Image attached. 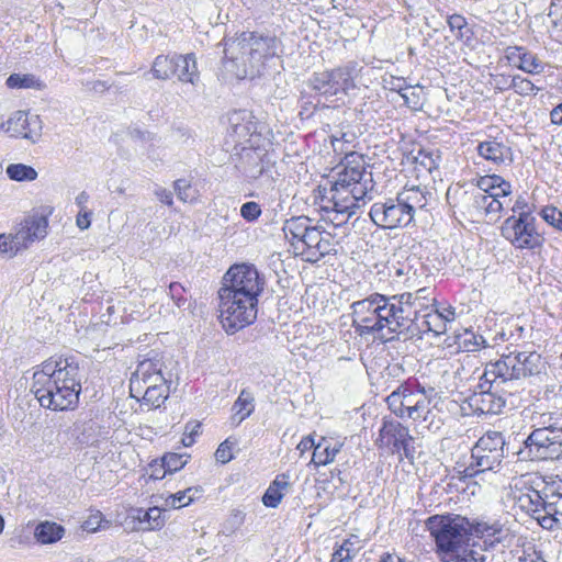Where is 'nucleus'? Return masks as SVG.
Here are the masks:
<instances>
[{"instance_id": "nucleus-1", "label": "nucleus", "mask_w": 562, "mask_h": 562, "mask_svg": "<svg viewBox=\"0 0 562 562\" xmlns=\"http://www.w3.org/2000/svg\"><path fill=\"white\" fill-rule=\"evenodd\" d=\"M79 373V364L72 358H50L34 371L31 391L44 408L75 409L81 392Z\"/></svg>"}, {"instance_id": "nucleus-2", "label": "nucleus", "mask_w": 562, "mask_h": 562, "mask_svg": "<svg viewBox=\"0 0 562 562\" xmlns=\"http://www.w3.org/2000/svg\"><path fill=\"white\" fill-rule=\"evenodd\" d=\"M229 126L225 136L227 151L239 155L244 162V172L249 179L267 176L273 179L276 160L269 153L271 144L257 131V124L251 115L245 111L234 112L229 119Z\"/></svg>"}, {"instance_id": "nucleus-3", "label": "nucleus", "mask_w": 562, "mask_h": 562, "mask_svg": "<svg viewBox=\"0 0 562 562\" xmlns=\"http://www.w3.org/2000/svg\"><path fill=\"white\" fill-rule=\"evenodd\" d=\"M279 46L276 35L243 32L225 42L224 69L236 79L260 77L277 56Z\"/></svg>"}, {"instance_id": "nucleus-4", "label": "nucleus", "mask_w": 562, "mask_h": 562, "mask_svg": "<svg viewBox=\"0 0 562 562\" xmlns=\"http://www.w3.org/2000/svg\"><path fill=\"white\" fill-rule=\"evenodd\" d=\"M389 409L400 419L431 432L445 424L440 398L434 387H425L415 379L401 382L385 398Z\"/></svg>"}, {"instance_id": "nucleus-5", "label": "nucleus", "mask_w": 562, "mask_h": 562, "mask_svg": "<svg viewBox=\"0 0 562 562\" xmlns=\"http://www.w3.org/2000/svg\"><path fill=\"white\" fill-rule=\"evenodd\" d=\"M352 327L360 336L382 334L403 335L406 325L394 295L373 293L350 305Z\"/></svg>"}, {"instance_id": "nucleus-6", "label": "nucleus", "mask_w": 562, "mask_h": 562, "mask_svg": "<svg viewBox=\"0 0 562 562\" xmlns=\"http://www.w3.org/2000/svg\"><path fill=\"white\" fill-rule=\"evenodd\" d=\"M371 182V175L366 172L362 158L348 155L329 189L324 188L321 202L331 203L333 207H341L342 211L356 210L360 202L364 203Z\"/></svg>"}, {"instance_id": "nucleus-7", "label": "nucleus", "mask_w": 562, "mask_h": 562, "mask_svg": "<svg viewBox=\"0 0 562 562\" xmlns=\"http://www.w3.org/2000/svg\"><path fill=\"white\" fill-rule=\"evenodd\" d=\"M431 193L426 187L405 186L395 198L372 204L369 215L372 222L384 229L408 226L416 211L423 210Z\"/></svg>"}, {"instance_id": "nucleus-8", "label": "nucleus", "mask_w": 562, "mask_h": 562, "mask_svg": "<svg viewBox=\"0 0 562 562\" xmlns=\"http://www.w3.org/2000/svg\"><path fill=\"white\" fill-rule=\"evenodd\" d=\"M282 229L293 254L307 262H317L335 251L331 234L314 224L310 217H291L284 222Z\"/></svg>"}, {"instance_id": "nucleus-9", "label": "nucleus", "mask_w": 562, "mask_h": 562, "mask_svg": "<svg viewBox=\"0 0 562 562\" xmlns=\"http://www.w3.org/2000/svg\"><path fill=\"white\" fill-rule=\"evenodd\" d=\"M505 439L499 431H487L471 449V460L463 470V477L491 475L499 471L504 459Z\"/></svg>"}, {"instance_id": "nucleus-10", "label": "nucleus", "mask_w": 562, "mask_h": 562, "mask_svg": "<svg viewBox=\"0 0 562 562\" xmlns=\"http://www.w3.org/2000/svg\"><path fill=\"white\" fill-rule=\"evenodd\" d=\"M426 524L438 549L445 553L459 552L471 536V521L460 515H435Z\"/></svg>"}, {"instance_id": "nucleus-11", "label": "nucleus", "mask_w": 562, "mask_h": 562, "mask_svg": "<svg viewBox=\"0 0 562 562\" xmlns=\"http://www.w3.org/2000/svg\"><path fill=\"white\" fill-rule=\"evenodd\" d=\"M220 321L227 334H234L251 325L258 313V299L218 290Z\"/></svg>"}, {"instance_id": "nucleus-12", "label": "nucleus", "mask_w": 562, "mask_h": 562, "mask_svg": "<svg viewBox=\"0 0 562 562\" xmlns=\"http://www.w3.org/2000/svg\"><path fill=\"white\" fill-rule=\"evenodd\" d=\"M360 69L356 64H348L331 70L314 72L308 79V87L326 101L333 97L338 100L357 88L356 79Z\"/></svg>"}, {"instance_id": "nucleus-13", "label": "nucleus", "mask_w": 562, "mask_h": 562, "mask_svg": "<svg viewBox=\"0 0 562 562\" xmlns=\"http://www.w3.org/2000/svg\"><path fill=\"white\" fill-rule=\"evenodd\" d=\"M535 221L533 215H512L502 225V236L516 249L537 250L542 247L544 238L536 229Z\"/></svg>"}, {"instance_id": "nucleus-14", "label": "nucleus", "mask_w": 562, "mask_h": 562, "mask_svg": "<svg viewBox=\"0 0 562 562\" xmlns=\"http://www.w3.org/2000/svg\"><path fill=\"white\" fill-rule=\"evenodd\" d=\"M265 280L251 265H235L223 277L220 290L241 295L245 299H258L263 291Z\"/></svg>"}, {"instance_id": "nucleus-15", "label": "nucleus", "mask_w": 562, "mask_h": 562, "mask_svg": "<svg viewBox=\"0 0 562 562\" xmlns=\"http://www.w3.org/2000/svg\"><path fill=\"white\" fill-rule=\"evenodd\" d=\"M456 310L452 306L439 310L436 305L431 306L425 312H422L417 317L412 318L409 327L404 329L403 336L405 339L422 338L424 334L432 333L435 336L446 334L448 324L454 322Z\"/></svg>"}, {"instance_id": "nucleus-16", "label": "nucleus", "mask_w": 562, "mask_h": 562, "mask_svg": "<svg viewBox=\"0 0 562 562\" xmlns=\"http://www.w3.org/2000/svg\"><path fill=\"white\" fill-rule=\"evenodd\" d=\"M413 436L407 426L398 420L384 419L379 430L376 443L380 448L390 450L393 454H398L400 459H411L414 457Z\"/></svg>"}, {"instance_id": "nucleus-17", "label": "nucleus", "mask_w": 562, "mask_h": 562, "mask_svg": "<svg viewBox=\"0 0 562 562\" xmlns=\"http://www.w3.org/2000/svg\"><path fill=\"white\" fill-rule=\"evenodd\" d=\"M512 380L538 375L546 370V362L536 351H512L503 355Z\"/></svg>"}, {"instance_id": "nucleus-18", "label": "nucleus", "mask_w": 562, "mask_h": 562, "mask_svg": "<svg viewBox=\"0 0 562 562\" xmlns=\"http://www.w3.org/2000/svg\"><path fill=\"white\" fill-rule=\"evenodd\" d=\"M448 199L452 200V205L462 215L471 221H479L484 215V203L486 202L485 192L472 188L464 190L462 188L448 190Z\"/></svg>"}, {"instance_id": "nucleus-19", "label": "nucleus", "mask_w": 562, "mask_h": 562, "mask_svg": "<svg viewBox=\"0 0 562 562\" xmlns=\"http://www.w3.org/2000/svg\"><path fill=\"white\" fill-rule=\"evenodd\" d=\"M400 314L403 316L406 328L412 324V318L417 317L422 312L427 311L435 305L436 300L431 296L428 288L419 289L415 292H405L394 295Z\"/></svg>"}, {"instance_id": "nucleus-20", "label": "nucleus", "mask_w": 562, "mask_h": 562, "mask_svg": "<svg viewBox=\"0 0 562 562\" xmlns=\"http://www.w3.org/2000/svg\"><path fill=\"white\" fill-rule=\"evenodd\" d=\"M477 155L496 167L510 166L514 153L509 139L505 135L490 136L476 146Z\"/></svg>"}, {"instance_id": "nucleus-21", "label": "nucleus", "mask_w": 562, "mask_h": 562, "mask_svg": "<svg viewBox=\"0 0 562 562\" xmlns=\"http://www.w3.org/2000/svg\"><path fill=\"white\" fill-rule=\"evenodd\" d=\"M2 128L12 137H22L35 143L42 133V121L38 115L16 111L2 124Z\"/></svg>"}, {"instance_id": "nucleus-22", "label": "nucleus", "mask_w": 562, "mask_h": 562, "mask_svg": "<svg viewBox=\"0 0 562 562\" xmlns=\"http://www.w3.org/2000/svg\"><path fill=\"white\" fill-rule=\"evenodd\" d=\"M48 218L46 214L33 212L20 222L14 232L16 239L21 241L24 249H27L35 241L47 236Z\"/></svg>"}, {"instance_id": "nucleus-23", "label": "nucleus", "mask_w": 562, "mask_h": 562, "mask_svg": "<svg viewBox=\"0 0 562 562\" xmlns=\"http://www.w3.org/2000/svg\"><path fill=\"white\" fill-rule=\"evenodd\" d=\"M467 400L470 412L475 415L499 414L505 406V400L495 391L479 387Z\"/></svg>"}, {"instance_id": "nucleus-24", "label": "nucleus", "mask_w": 562, "mask_h": 562, "mask_svg": "<svg viewBox=\"0 0 562 562\" xmlns=\"http://www.w3.org/2000/svg\"><path fill=\"white\" fill-rule=\"evenodd\" d=\"M532 428V432L526 439V447L536 458H551L552 453L558 451L557 447H562V440L553 439L554 435L543 428Z\"/></svg>"}, {"instance_id": "nucleus-25", "label": "nucleus", "mask_w": 562, "mask_h": 562, "mask_svg": "<svg viewBox=\"0 0 562 562\" xmlns=\"http://www.w3.org/2000/svg\"><path fill=\"white\" fill-rule=\"evenodd\" d=\"M506 58L510 65L530 75L540 74L544 69L540 58L522 46H508Z\"/></svg>"}, {"instance_id": "nucleus-26", "label": "nucleus", "mask_w": 562, "mask_h": 562, "mask_svg": "<svg viewBox=\"0 0 562 562\" xmlns=\"http://www.w3.org/2000/svg\"><path fill=\"white\" fill-rule=\"evenodd\" d=\"M130 393L133 398L143 401L144 405L148 406V409L158 408L165 403L169 395V386L158 385L157 387H145L142 389V384L138 380H130Z\"/></svg>"}, {"instance_id": "nucleus-27", "label": "nucleus", "mask_w": 562, "mask_h": 562, "mask_svg": "<svg viewBox=\"0 0 562 562\" xmlns=\"http://www.w3.org/2000/svg\"><path fill=\"white\" fill-rule=\"evenodd\" d=\"M543 516L538 518L539 525L548 530L562 528V493L544 492Z\"/></svg>"}, {"instance_id": "nucleus-28", "label": "nucleus", "mask_w": 562, "mask_h": 562, "mask_svg": "<svg viewBox=\"0 0 562 562\" xmlns=\"http://www.w3.org/2000/svg\"><path fill=\"white\" fill-rule=\"evenodd\" d=\"M130 380H138L142 389L167 384V380L161 373L160 364L149 359L139 362Z\"/></svg>"}, {"instance_id": "nucleus-29", "label": "nucleus", "mask_w": 562, "mask_h": 562, "mask_svg": "<svg viewBox=\"0 0 562 562\" xmlns=\"http://www.w3.org/2000/svg\"><path fill=\"white\" fill-rule=\"evenodd\" d=\"M530 422L532 427L543 428L554 435L553 439L562 440V411H535Z\"/></svg>"}, {"instance_id": "nucleus-30", "label": "nucleus", "mask_w": 562, "mask_h": 562, "mask_svg": "<svg viewBox=\"0 0 562 562\" xmlns=\"http://www.w3.org/2000/svg\"><path fill=\"white\" fill-rule=\"evenodd\" d=\"M175 76L183 83L196 85L200 80L195 55L175 54Z\"/></svg>"}, {"instance_id": "nucleus-31", "label": "nucleus", "mask_w": 562, "mask_h": 562, "mask_svg": "<svg viewBox=\"0 0 562 562\" xmlns=\"http://www.w3.org/2000/svg\"><path fill=\"white\" fill-rule=\"evenodd\" d=\"M480 380L479 387L490 390L493 387L497 389L499 384L510 381L512 379L508 369H506L504 357L502 356L497 361L486 364Z\"/></svg>"}, {"instance_id": "nucleus-32", "label": "nucleus", "mask_w": 562, "mask_h": 562, "mask_svg": "<svg viewBox=\"0 0 562 562\" xmlns=\"http://www.w3.org/2000/svg\"><path fill=\"white\" fill-rule=\"evenodd\" d=\"M290 488V475L282 473L276 476L262 496V503L270 508H277Z\"/></svg>"}, {"instance_id": "nucleus-33", "label": "nucleus", "mask_w": 562, "mask_h": 562, "mask_svg": "<svg viewBox=\"0 0 562 562\" xmlns=\"http://www.w3.org/2000/svg\"><path fill=\"white\" fill-rule=\"evenodd\" d=\"M342 442L331 445L325 437L316 443L311 464L317 467L327 465L334 462L336 456L340 452Z\"/></svg>"}, {"instance_id": "nucleus-34", "label": "nucleus", "mask_w": 562, "mask_h": 562, "mask_svg": "<svg viewBox=\"0 0 562 562\" xmlns=\"http://www.w3.org/2000/svg\"><path fill=\"white\" fill-rule=\"evenodd\" d=\"M504 527L497 521H471V535H474L479 538H485L491 541V544L495 542L499 543L504 537Z\"/></svg>"}, {"instance_id": "nucleus-35", "label": "nucleus", "mask_w": 562, "mask_h": 562, "mask_svg": "<svg viewBox=\"0 0 562 562\" xmlns=\"http://www.w3.org/2000/svg\"><path fill=\"white\" fill-rule=\"evenodd\" d=\"M518 504L521 509L529 513L538 521V518L543 516L544 494L542 495L539 491L530 490L518 496Z\"/></svg>"}, {"instance_id": "nucleus-36", "label": "nucleus", "mask_w": 562, "mask_h": 562, "mask_svg": "<svg viewBox=\"0 0 562 562\" xmlns=\"http://www.w3.org/2000/svg\"><path fill=\"white\" fill-rule=\"evenodd\" d=\"M64 533V527L53 521H42L34 529V537L41 544L55 543Z\"/></svg>"}, {"instance_id": "nucleus-37", "label": "nucleus", "mask_w": 562, "mask_h": 562, "mask_svg": "<svg viewBox=\"0 0 562 562\" xmlns=\"http://www.w3.org/2000/svg\"><path fill=\"white\" fill-rule=\"evenodd\" d=\"M133 518L144 525L142 527L144 530H159L165 525L162 510L158 507H151L146 510L137 508L134 510Z\"/></svg>"}, {"instance_id": "nucleus-38", "label": "nucleus", "mask_w": 562, "mask_h": 562, "mask_svg": "<svg viewBox=\"0 0 562 562\" xmlns=\"http://www.w3.org/2000/svg\"><path fill=\"white\" fill-rule=\"evenodd\" d=\"M76 430L77 440L86 446H95L102 436V427L92 419L77 424Z\"/></svg>"}, {"instance_id": "nucleus-39", "label": "nucleus", "mask_w": 562, "mask_h": 562, "mask_svg": "<svg viewBox=\"0 0 562 562\" xmlns=\"http://www.w3.org/2000/svg\"><path fill=\"white\" fill-rule=\"evenodd\" d=\"M255 411V397L254 394L244 389L239 393L237 400L233 405L234 416L233 419H237V424H240L247 417H249Z\"/></svg>"}, {"instance_id": "nucleus-40", "label": "nucleus", "mask_w": 562, "mask_h": 562, "mask_svg": "<svg viewBox=\"0 0 562 562\" xmlns=\"http://www.w3.org/2000/svg\"><path fill=\"white\" fill-rule=\"evenodd\" d=\"M175 54L158 55L153 63L151 72L156 79L167 80L175 76Z\"/></svg>"}, {"instance_id": "nucleus-41", "label": "nucleus", "mask_w": 562, "mask_h": 562, "mask_svg": "<svg viewBox=\"0 0 562 562\" xmlns=\"http://www.w3.org/2000/svg\"><path fill=\"white\" fill-rule=\"evenodd\" d=\"M476 189H480L487 193L491 192L492 190L501 189V193L495 194L503 196H508L512 193L510 183L505 181L501 176L497 175L481 178Z\"/></svg>"}, {"instance_id": "nucleus-42", "label": "nucleus", "mask_w": 562, "mask_h": 562, "mask_svg": "<svg viewBox=\"0 0 562 562\" xmlns=\"http://www.w3.org/2000/svg\"><path fill=\"white\" fill-rule=\"evenodd\" d=\"M7 176L13 181H33L37 178V171L24 164H10L5 169Z\"/></svg>"}, {"instance_id": "nucleus-43", "label": "nucleus", "mask_w": 562, "mask_h": 562, "mask_svg": "<svg viewBox=\"0 0 562 562\" xmlns=\"http://www.w3.org/2000/svg\"><path fill=\"white\" fill-rule=\"evenodd\" d=\"M7 86L11 89H42V82L34 75L12 74L7 79Z\"/></svg>"}, {"instance_id": "nucleus-44", "label": "nucleus", "mask_w": 562, "mask_h": 562, "mask_svg": "<svg viewBox=\"0 0 562 562\" xmlns=\"http://www.w3.org/2000/svg\"><path fill=\"white\" fill-rule=\"evenodd\" d=\"M202 490L199 486L189 487L184 491H180L176 494L169 495L166 499V505L171 508H181L191 504L196 494L201 493Z\"/></svg>"}, {"instance_id": "nucleus-45", "label": "nucleus", "mask_w": 562, "mask_h": 562, "mask_svg": "<svg viewBox=\"0 0 562 562\" xmlns=\"http://www.w3.org/2000/svg\"><path fill=\"white\" fill-rule=\"evenodd\" d=\"M322 210L326 214V218L334 225L340 226L356 213V210L342 211L341 207H333L331 203L322 202Z\"/></svg>"}, {"instance_id": "nucleus-46", "label": "nucleus", "mask_w": 562, "mask_h": 562, "mask_svg": "<svg viewBox=\"0 0 562 562\" xmlns=\"http://www.w3.org/2000/svg\"><path fill=\"white\" fill-rule=\"evenodd\" d=\"M25 250L21 241L16 239L15 232L0 235V252L8 258H13L20 251Z\"/></svg>"}, {"instance_id": "nucleus-47", "label": "nucleus", "mask_w": 562, "mask_h": 562, "mask_svg": "<svg viewBox=\"0 0 562 562\" xmlns=\"http://www.w3.org/2000/svg\"><path fill=\"white\" fill-rule=\"evenodd\" d=\"M512 89L521 97L536 95L540 88H538L531 80L524 78L519 75L510 78Z\"/></svg>"}, {"instance_id": "nucleus-48", "label": "nucleus", "mask_w": 562, "mask_h": 562, "mask_svg": "<svg viewBox=\"0 0 562 562\" xmlns=\"http://www.w3.org/2000/svg\"><path fill=\"white\" fill-rule=\"evenodd\" d=\"M188 454H180L175 452H169L162 458V476L166 475L167 472H176L182 469L188 462Z\"/></svg>"}, {"instance_id": "nucleus-49", "label": "nucleus", "mask_w": 562, "mask_h": 562, "mask_svg": "<svg viewBox=\"0 0 562 562\" xmlns=\"http://www.w3.org/2000/svg\"><path fill=\"white\" fill-rule=\"evenodd\" d=\"M401 97L404 102L414 110L423 105V89L419 86L408 85Z\"/></svg>"}, {"instance_id": "nucleus-50", "label": "nucleus", "mask_w": 562, "mask_h": 562, "mask_svg": "<svg viewBox=\"0 0 562 562\" xmlns=\"http://www.w3.org/2000/svg\"><path fill=\"white\" fill-rule=\"evenodd\" d=\"M447 23L449 25L450 31L454 33L456 38L461 40L464 37V31H468V23L463 15L452 14L448 18Z\"/></svg>"}, {"instance_id": "nucleus-51", "label": "nucleus", "mask_w": 562, "mask_h": 562, "mask_svg": "<svg viewBox=\"0 0 562 562\" xmlns=\"http://www.w3.org/2000/svg\"><path fill=\"white\" fill-rule=\"evenodd\" d=\"M175 191L178 199L183 202H193L195 200V192L192 190L191 184L184 179L175 181Z\"/></svg>"}, {"instance_id": "nucleus-52", "label": "nucleus", "mask_w": 562, "mask_h": 562, "mask_svg": "<svg viewBox=\"0 0 562 562\" xmlns=\"http://www.w3.org/2000/svg\"><path fill=\"white\" fill-rule=\"evenodd\" d=\"M486 202L484 203V215H498L503 209L504 204L499 200V198H504L503 195L488 194L485 192Z\"/></svg>"}, {"instance_id": "nucleus-53", "label": "nucleus", "mask_w": 562, "mask_h": 562, "mask_svg": "<svg viewBox=\"0 0 562 562\" xmlns=\"http://www.w3.org/2000/svg\"><path fill=\"white\" fill-rule=\"evenodd\" d=\"M542 218L553 227L562 231V212L557 207L547 206L541 211Z\"/></svg>"}, {"instance_id": "nucleus-54", "label": "nucleus", "mask_w": 562, "mask_h": 562, "mask_svg": "<svg viewBox=\"0 0 562 562\" xmlns=\"http://www.w3.org/2000/svg\"><path fill=\"white\" fill-rule=\"evenodd\" d=\"M234 443L235 442L231 441V439L227 438L218 446V448L215 451V458L218 462L225 464L234 458L232 452Z\"/></svg>"}, {"instance_id": "nucleus-55", "label": "nucleus", "mask_w": 562, "mask_h": 562, "mask_svg": "<svg viewBox=\"0 0 562 562\" xmlns=\"http://www.w3.org/2000/svg\"><path fill=\"white\" fill-rule=\"evenodd\" d=\"M240 215L248 222L256 221L261 215V207L257 202H246L240 207Z\"/></svg>"}, {"instance_id": "nucleus-56", "label": "nucleus", "mask_w": 562, "mask_h": 562, "mask_svg": "<svg viewBox=\"0 0 562 562\" xmlns=\"http://www.w3.org/2000/svg\"><path fill=\"white\" fill-rule=\"evenodd\" d=\"M103 521H104V518H103L102 513L99 510L93 512L83 521L82 529L88 532H95L101 528Z\"/></svg>"}, {"instance_id": "nucleus-57", "label": "nucleus", "mask_w": 562, "mask_h": 562, "mask_svg": "<svg viewBox=\"0 0 562 562\" xmlns=\"http://www.w3.org/2000/svg\"><path fill=\"white\" fill-rule=\"evenodd\" d=\"M384 82H385V86L391 91H396L401 95H402V93L405 91V89L408 86L406 79L401 78V77H393V76H391L390 79H384Z\"/></svg>"}, {"instance_id": "nucleus-58", "label": "nucleus", "mask_w": 562, "mask_h": 562, "mask_svg": "<svg viewBox=\"0 0 562 562\" xmlns=\"http://www.w3.org/2000/svg\"><path fill=\"white\" fill-rule=\"evenodd\" d=\"M416 161L420 164L427 171L431 172L432 169L437 168V161L430 154H426L423 150L418 153Z\"/></svg>"}, {"instance_id": "nucleus-59", "label": "nucleus", "mask_w": 562, "mask_h": 562, "mask_svg": "<svg viewBox=\"0 0 562 562\" xmlns=\"http://www.w3.org/2000/svg\"><path fill=\"white\" fill-rule=\"evenodd\" d=\"M92 212L88 210L79 211L76 217V225L79 229L85 231L91 225Z\"/></svg>"}, {"instance_id": "nucleus-60", "label": "nucleus", "mask_w": 562, "mask_h": 562, "mask_svg": "<svg viewBox=\"0 0 562 562\" xmlns=\"http://www.w3.org/2000/svg\"><path fill=\"white\" fill-rule=\"evenodd\" d=\"M512 211L514 214H517V216H522V214L526 215H532L531 209L529 207L528 203L522 196H519L515 204L512 207Z\"/></svg>"}, {"instance_id": "nucleus-61", "label": "nucleus", "mask_w": 562, "mask_h": 562, "mask_svg": "<svg viewBox=\"0 0 562 562\" xmlns=\"http://www.w3.org/2000/svg\"><path fill=\"white\" fill-rule=\"evenodd\" d=\"M154 193L161 203H164L168 206L172 205L173 199H172L171 191H169L162 187H157V188H155Z\"/></svg>"}, {"instance_id": "nucleus-62", "label": "nucleus", "mask_w": 562, "mask_h": 562, "mask_svg": "<svg viewBox=\"0 0 562 562\" xmlns=\"http://www.w3.org/2000/svg\"><path fill=\"white\" fill-rule=\"evenodd\" d=\"M315 441L312 436H305L301 439L299 445L296 446V449L301 452V454L305 453L306 451L314 449L315 450Z\"/></svg>"}, {"instance_id": "nucleus-63", "label": "nucleus", "mask_w": 562, "mask_h": 562, "mask_svg": "<svg viewBox=\"0 0 562 562\" xmlns=\"http://www.w3.org/2000/svg\"><path fill=\"white\" fill-rule=\"evenodd\" d=\"M353 558L346 551L342 550L341 547H338L333 555L331 562H350Z\"/></svg>"}, {"instance_id": "nucleus-64", "label": "nucleus", "mask_w": 562, "mask_h": 562, "mask_svg": "<svg viewBox=\"0 0 562 562\" xmlns=\"http://www.w3.org/2000/svg\"><path fill=\"white\" fill-rule=\"evenodd\" d=\"M510 78L512 77H506V76H498L494 79V87L495 89L499 90V91H505V90H509L512 89V86L510 85Z\"/></svg>"}]
</instances>
